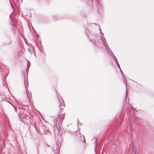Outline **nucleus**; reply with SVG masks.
Returning a JSON list of instances; mask_svg holds the SVG:
<instances>
[{"mask_svg":"<svg viewBox=\"0 0 154 154\" xmlns=\"http://www.w3.org/2000/svg\"><path fill=\"white\" fill-rule=\"evenodd\" d=\"M64 117V114H61L58 116V118L57 120V122L58 123H60L62 122Z\"/></svg>","mask_w":154,"mask_h":154,"instance_id":"f257e3e1","label":"nucleus"},{"mask_svg":"<svg viewBox=\"0 0 154 154\" xmlns=\"http://www.w3.org/2000/svg\"><path fill=\"white\" fill-rule=\"evenodd\" d=\"M116 64H117V66H118V68H119L120 69V70H121V69H120V65H119V63H118V61H117V62H116ZM121 72L122 73V71H121Z\"/></svg>","mask_w":154,"mask_h":154,"instance_id":"f03ea898","label":"nucleus"},{"mask_svg":"<svg viewBox=\"0 0 154 154\" xmlns=\"http://www.w3.org/2000/svg\"><path fill=\"white\" fill-rule=\"evenodd\" d=\"M113 59L115 60L116 62H116H117V61H118V60H117L116 58L115 57V56H114V58H113Z\"/></svg>","mask_w":154,"mask_h":154,"instance_id":"7ed1b4c3","label":"nucleus"},{"mask_svg":"<svg viewBox=\"0 0 154 154\" xmlns=\"http://www.w3.org/2000/svg\"><path fill=\"white\" fill-rule=\"evenodd\" d=\"M132 154H136V152L135 150L133 151Z\"/></svg>","mask_w":154,"mask_h":154,"instance_id":"20e7f679","label":"nucleus"},{"mask_svg":"<svg viewBox=\"0 0 154 154\" xmlns=\"http://www.w3.org/2000/svg\"><path fill=\"white\" fill-rule=\"evenodd\" d=\"M64 107V106L63 105H61L60 106V108H63Z\"/></svg>","mask_w":154,"mask_h":154,"instance_id":"39448f33","label":"nucleus"},{"mask_svg":"<svg viewBox=\"0 0 154 154\" xmlns=\"http://www.w3.org/2000/svg\"><path fill=\"white\" fill-rule=\"evenodd\" d=\"M30 50L29 49H28V50L29 51V50Z\"/></svg>","mask_w":154,"mask_h":154,"instance_id":"423d86ee","label":"nucleus"},{"mask_svg":"<svg viewBox=\"0 0 154 154\" xmlns=\"http://www.w3.org/2000/svg\"><path fill=\"white\" fill-rule=\"evenodd\" d=\"M23 0H21L22 1Z\"/></svg>","mask_w":154,"mask_h":154,"instance_id":"0eeeda50","label":"nucleus"}]
</instances>
